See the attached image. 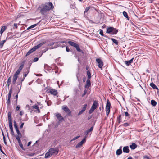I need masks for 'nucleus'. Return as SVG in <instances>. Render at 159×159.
Masks as SVG:
<instances>
[{"instance_id":"obj_38","label":"nucleus","mask_w":159,"mask_h":159,"mask_svg":"<svg viewBox=\"0 0 159 159\" xmlns=\"http://www.w3.org/2000/svg\"><path fill=\"white\" fill-rule=\"evenodd\" d=\"M24 73H25L28 74L30 71L29 68H25L24 69Z\"/></svg>"},{"instance_id":"obj_48","label":"nucleus","mask_w":159,"mask_h":159,"mask_svg":"<svg viewBox=\"0 0 159 159\" xmlns=\"http://www.w3.org/2000/svg\"><path fill=\"white\" fill-rule=\"evenodd\" d=\"M55 43L54 42H51V43H49L47 45V46H52Z\"/></svg>"},{"instance_id":"obj_21","label":"nucleus","mask_w":159,"mask_h":159,"mask_svg":"<svg viewBox=\"0 0 159 159\" xmlns=\"http://www.w3.org/2000/svg\"><path fill=\"white\" fill-rule=\"evenodd\" d=\"M8 117L9 122H12L11 113L10 112H8Z\"/></svg>"},{"instance_id":"obj_5","label":"nucleus","mask_w":159,"mask_h":159,"mask_svg":"<svg viewBox=\"0 0 159 159\" xmlns=\"http://www.w3.org/2000/svg\"><path fill=\"white\" fill-rule=\"evenodd\" d=\"M111 106V104L109 100L108 99L107 101V104L106 105V115L108 116L110 112V107Z\"/></svg>"},{"instance_id":"obj_52","label":"nucleus","mask_w":159,"mask_h":159,"mask_svg":"<svg viewBox=\"0 0 159 159\" xmlns=\"http://www.w3.org/2000/svg\"><path fill=\"white\" fill-rule=\"evenodd\" d=\"M11 33H8L7 34V36L6 38V39H10V38H12V37L11 36V37H8V36L9 35H10L11 34Z\"/></svg>"},{"instance_id":"obj_37","label":"nucleus","mask_w":159,"mask_h":159,"mask_svg":"<svg viewBox=\"0 0 159 159\" xmlns=\"http://www.w3.org/2000/svg\"><path fill=\"white\" fill-rule=\"evenodd\" d=\"M117 120L119 124L121 122V115H119V116L117 117Z\"/></svg>"},{"instance_id":"obj_40","label":"nucleus","mask_w":159,"mask_h":159,"mask_svg":"<svg viewBox=\"0 0 159 159\" xmlns=\"http://www.w3.org/2000/svg\"><path fill=\"white\" fill-rule=\"evenodd\" d=\"M130 125V124L128 123H125L121 125V126L127 127Z\"/></svg>"},{"instance_id":"obj_44","label":"nucleus","mask_w":159,"mask_h":159,"mask_svg":"<svg viewBox=\"0 0 159 159\" xmlns=\"http://www.w3.org/2000/svg\"><path fill=\"white\" fill-rule=\"evenodd\" d=\"M19 144L20 147L21 148V149L23 150H25L23 146V144L21 143V142L18 143Z\"/></svg>"},{"instance_id":"obj_24","label":"nucleus","mask_w":159,"mask_h":159,"mask_svg":"<svg viewBox=\"0 0 159 159\" xmlns=\"http://www.w3.org/2000/svg\"><path fill=\"white\" fill-rule=\"evenodd\" d=\"M51 156V154H50V152L48 151L45 154V158H48Z\"/></svg>"},{"instance_id":"obj_63","label":"nucleus","mask_w":159,"mask_h":159,"mask_svg":"<svg viewBox=\"0 0 159 159\" xmlns=\"http://www.w3.org/2000/svg\"><path fill=\"white\" fill-rule=\"evenodd\" d=\"M14 27L15 28L17 29L18 27L17 24L16 23H14Z\"/></svg>"},{"instance_id":"obj_35","label":"nucleus","mask_w":159,"mask_h":159,"mask_svg":"<svg viewBox=\"0 0 159 159\" xmlns=\"http://www.w3.org/2000/svg\"><path fill=\"white\" fill-rule=\"evenodd\" d=\"M21 87L19 86H16V93L17 94H18L19 93L20 91V90H21Z\"/></svg>"},{"instance_id":"obj_47","label":"nucleus","mask_w":159,"mask_h":159,"mask_svg":"<svg viewBox=\"0 0 159 159\" xmlns=\"http://www.w3.org/2000/svg\"><path fill=\"white\" fill-rule=\"evenodd\" d=\"M99 34L102 36H104V34H103V30L101 29L99 30Z\"/></svg>"},{"instance_id":"obj_41","label":"nucleus","mask_w":159,"mask_h":159,"mask_svg":"<svg viewBox=\"0 0 159 159\" xmlns=\"http://www.w3.org/2000/svg\"><path fill=\"white\" fill-rule=\"evenodd\" d=\"M87 107V104H84V105L83 107L81 110H82L84 112L86 110Z\"/></svg>"},{"instance_id":"obj_6","label":"nucleus","mask_w":159,"mask_h":159,"mask_svg":"<svg viewBox=\"0 0 159 159\" xmlns=\"http://www.w3.org/2000/svg\"><path fill=\"white\" fill-rule=\"evenodd\" d=\"M12 87H11L9 91L8 94V99L7 100V104L8 106L10 104V98H11L12 93Z\"/></svg>"},{"instance_id":"obj_10","label":"nucleus","mask_w":159,"mask_h":159,"mask_svg":"<svg viewBox=\"0 0 159 159\" xmlns=\"http://www.w3.org/2000/svg\"><path fill=\"white\" fill-rule=\"evenodd\" d=\"M19 75L15 73L13 76V79L12 81V84L13 85H14L16 82V81L18 77V75Z\"/></svg>"},{"instance_id":"obj_58","label":"nucleus","mask_w":159,"mask_h":159,"mask_svg":"<svg viewBox=\"0 0 159 159\" xmlns=\"http://www.w3.org/2000/svg\"><path fill=\"white\" fill-rule=\"evenodd\" d=\"M28 65L29 66L28 67H27L26 68H29V69H30V66L31 65V63L30 62H29L28 63Z\"/></svg>"},{"instance_id":"obj_61","label":"nucleus","mask_w":159,"mask_h":159,"mask_svg":"<svg viewBox=\"0 0 159 159\" xmlns=\"http://www.w3.org/2000/svg\"><path fill=\"white\" fill-rule=\"evenodd\" d=\"M144 159H150V158L148 156H146L144 157Z\"/></svg>"},{"instance_id":"obj_16","label":"nucleus","mask_w":159,"mask_h":159,"mask_svg":"<svg viewBox=\"0 0 159 159\" xmlns=\"http://www.w3.org/2000/svg\"><path fill=\"white\" fill-rule=\"evenodd\" d=\"M51 94L54 96H56L57 94V90H55L54 89H52L49 92Z\"/></svg>"},{"instance_id":"obj_50","label":"nucleus","mask_w":159,"mask_h":159,"mask_svg":"<svg viewBox=\"0 0 159 159\" xmlns=\"http://www.w3.org/2000/svg\"><path fill=\"white\" fill-rule=\"evenodd\" d=\"M80 137V136H77L76 137H74V138H73L72 140H71V141H73V140H75L76 139H77L79 137Z\"/></svg>"},{"instance_id":"obj_26","label":"nucleus","mask_w":159,"mask_h":159,"mask_svg":"<svg viewBox=\"0 0 159 159\" xmlns=\"http://www.w3.org/2000/svg\"><path fill=\"white\" fill-rule=\"evenodd\" d=\"M11 77H12V76H11L8 78V79L7 80V85L8 87H9V86L11 84Z\"/></svg>"},{"instance_id":"obj_29","label":"nucleus","mask_w":159,"mask_h":159,"mask_svg":"<svg viewBox=\"0 0 159 159\" xmlns=\"http://www.w3.org/2000/svg\"><path fill=\"white\" fill-rule=\"evenodd\" d=\"M33 108L37 109V111H36V110L35 111L37 112L38 113L40 112V111L39 109V107H38V106L37 105H35L34 106H33Z\"/></svg>"},{"instance_id":"obj_22","label":"nucleus","mask_w":159,"mask_h":159,"mask_svg":"<svg viewBox=\"0 0 159 159\" xmlns=\"http://www.w3.org/2000/svg\"><path fill=\"white\" fill-rule=\"evenodd\" d=\"M93 126H92L89 129H88L85 131V134L86 135H87L90 132H92L93 131Z\"/></svg>"},{"instance_id":"obj_13","label":"nucleus","mask_w":159,"mask_h":159,"mask_svg":"<svg viewBox=\"0 0 159 159\" xmlns=\"http://www.w3.org/2000/svg\"><path fill=\"white\" fill-rule=\"evenodd\" d=\"M90 79H87L86 82V84L85 86V88H88L90 87L91 83L90 80Z\"/></svg>"},{"instance_id":"obj_23","label":"nucleus","mask_w":159,"mask_h":159,"mask_svg":"<svg viewBox=\"0 0 159 159\" xmlns=\"http://www.w3.org/2000/svg\"><path fill=\"white\" fill-rule=\"evenodd\" d=\"M68 43L71 46H72L74 47H75V46L77 44L71 41H69L68 42Z\"/></svg>"},{"instance_id":"obj_43","label":"nucleus","mask_w":159,"mask_h":159,"mask_svg":"<svg viewBox=\"0 0 159 159\" xmlns=\"http://www.w3.org/2000/svg\"><path fill=\"white\" fill-rule=\"evenodd\" d=\"M16 84V86L21 87L22 85V83L20 81L17 82Z\"/></svg>"},{"instance_id":"obj_56","label":"nucleus","mask_w":159,"mask_h":159,"mask_svg":"<svg viewBox=\"0 0 159 159\" xmlns=\"http://www.w3.org/2000/svg\"><path fill=\"white\" fill-rule=\"evenodd\" d=\"M26 116V117L25 118V119H24L23 120V121H26L27 120H28V118L27 117V115H25Z\"/></svg>"},{"instance_id":"obj_20","label":"nucleus","mask_w":159,"mask_h":159,"mask_svg":"<svg viewBox=\"0 0 159 159\" xmlns=\"http://www.w3.org/2000/svg\"><path fill=\"white\" fill-rule=\"evenodd\" d=\"M137 145L134 143H132L131 145H130V147L131 149L134 150L137 147Z\"/></svg>"},{"instance_id":"obj_3","label":"nucleus","mask_w":159,"mask_h":159,"mask_svg":"<svg viewBox=\"0 0 159 159\" xmlns=\"http://www.w3.org/2000/svg\"><path fill=\"white\" fill-rule=\"evenodd\" d=\"M118 32V30L112 27L107 28L106 32L111 35L116 34Z\"/></svg>"},{"instance_id":"obj_11","label":"nucleus","mask_w":159,"mask_h":159,"mask_svg":"<svg viewBox=\"0 0 159 159\" xmlns=\"http://www.w3.org/2000/svg\"><path fill=\"white\" fill-rule=\"evenodd\" d=\"M62 109L66 112L68 115H70L71 113V112L66 106H63Z\"/></svg>"},{"instance_id":"obj_51","label":"nucleus","mask_w":159,"mask_h":159,"mask_svg":"<svg viewBox=\"0 0 159 159\" xmlns=\"http://www.w3.org/2000/svg\"><path fill=\"white\" fill-rule=\"evenodd\" d=\"M35 154V153H29L27 154V155L29 156H34Z\"/></svg>"},{"instance_id":"obj_27","label":"nucleus","mask_w":159,"mask_h":159,"mask_svg":"<svg viewBox=\"0 0 159 159\" xmlns=\"http://www.w3.org/2000/svg\"><path fill=\"white\" fill-rule=\"evenodd\" d=\"M52 66H54V68L53 69V70H56L55 71V73L56 74L58 73V68L55 64H53Z\"/></svg>"},{"instance_id":"obj_49","label":"nucleus","mask_w":159,"mask_h":159,"mask_svg":"<svg viewBox=\"0 0 159 159\" xmlns=\"http://www.w3.org/2000/svg\"><path fill=\"white\" fill-rule=\"evenodd\" d=\"M13 123H14V126L15 128H16L18 127L16 122L15 120H14L13 121Z\"/></svg>"},{"instance_id":"obj_36","label":"nucleus","mask_w":159,"mask_h":159,"mask_svg":"<svg viewBox=\"0 0 159 159\" xmlns=\"http://www.w3.org/2000/svg\"><path fill=\"white\" fill-rule=\"evenodd\" d=\"M44 67L46 70H50L51 69V67L49 66L47 64H45L44 66Z\"/></svg>"},{"instance_id":"obj_9","label":"nucleus","mask_w":159,"mask_h":159,"mask_svg":"<svg viewBox=\"0 0 159 159\" xmlns=\"http://www.w3.org/2000/svg\"><path fill=\"white\" fill-rule=\"evenodd\" d=\"M25 62V61H24L21 63L20 66L19 67L18 69L16 72L15 73H16L18 75L20 73L21 71L22 70L24 67Z\"/></svg>"},{"instance_id":"obj_45","label":"nucleus","mask_w":159,"mask_h":159,"mask_svg":"<svg viewBox=\"0 0 159 159\" xmlns=\"http://www.w3.org/2000/svg\"><path fill=\"white\" fill-rule=\"evenodd\" d=\"M124 113L126 117H128L129 118H130V114L127 112H124Z\"/></svg>"},{"instance_id":"obj_32","label":"nucleus","mask_w":159,"mask_h":159,"mask_svg":"<svg viewBox=\"0 0 159 159\" xmlns=\"http://www.w3.org/2000/svg\"><path fill=\"white\" fill-rule=\"evenodd\" d=\"M93 7L91 6H89L86 8L85 10V11L84 12V15H85V13H87L89 10L91 8H92Z\"/></svg>"},{"instance_id":"obj_7","label":"nucleus","mask_w":159,"mask_h":159,"mask_svg":"<svg viewBox=\"0 0 159 159\" xmlns=\"http://www.w3.org/2000/svg\"><path fill=\"white\" fill-rule=\"evenodd\" d=\"M97 62L98 64V67L100 68H102L103 65L102 61L100 58H97L96 59Z\"/></svg>"},{"instance_id":"obj_31","label":"nucleus","mask_w":159,"mask_h":159,"mask_svg":"<svg viewBox=\"0 0 159 159\" xmlns=\"http://www.w3.org/2000/svg\"><path fill=\"white\" fill-rule=\"evenodd\" d=\"M6 27L4 26H2V28L1 29V30L0 31V34H1V35L0 36V37H1V36L2 35V34L4 32V31L6 29Z\"/></svg>"},{"instance_id":"obj_55","label":"nucleus","mask_w":159,"mask_h":159,"mask_svg":"<svg viewBox=\"0 0 159 159\" xmlns=\"http://www.w3.org/2000/svg\"><path fill=\"white\" fill-rule=\"evenodd\" d=\"M66 51L67 52H69L70 51H71V50H70V49L68 48L67 46H66Z\"/></svg>"},{"instance_id":"obj_42","label":"nucleus","mask_w":159,"mask_h":159,"mask_svg":"<svg viewBox=\"0 0 159 159\" xmlns=\"http://www.w3.org/2000/svg\"><path fill=\"white\" fill-rule=\"evenodd\" d=\"M19 136V135H16V139L17 140L18 143L21 142V141L20 140V138Z\"/></svg>"},{"instance_id":"obj_46","label":"nucleus","mask_w":159,"mask_h":159,"mask_svg":"<svg viewBox=\"0 0 159 159\" xmlns=\"http://www.w3.org/2000/svg\"><path fill=\"white\" fill-rule=\"evenodd\" d=\"M10 129H12L13 128V124L12 122H9Z\"/></svg>"},{"instance_id":"obj_57","label":"nucleus","mask_w":159,"mask_h":159,"mask_svg":"<svg viewBox=\"0 0 159 159\" xmlns=\"http://www.w3.org/2000/svg\"><path fill=\"white\" fill-rule=\"evenodd\" d=\"M15 98L16 99V103L17 104L18 98V94L16 93V95L15 96Z\"/></svg>"},{"instance_id":"obj_8","label":"nucleus","mask_w":159,"mask_h":159,"mask_svg":"<svg viewBox=\"0 0 159 159\" xmlns=\"http://www.w3.org/2000/svg\"><path fill=\"white\" fill-rule=\"evenodd\" d=\"M48 151L50 152V154H51L52 156V155H56L58 153V150L54 148H51L48 150Z\"/></svg>"},{"instance_id":"obj_14","label":"nucleus","mask_w":159,"mask_h":159,"mask_svg":"<svg viewBox=\"0 0 159 159\" xmlns=\"http://www.w3.org/2000/svg\"><path fill=\"white\" fill-rule=\"evenodd\" d=\"M123 151L124 153H129L130 152L129 147L128 146L124 147L123 148Z\"/></svg>"},{"instance_id":"obj_28","label":"nucleus","mask_w":159,"mask_h":159,"mask_svg":"<svg viewBox=\"0 0 159 159\" xmlns=\"http://www.w3.org/2000/svg\"><path fill=\"white\" fill-rule=\"evenodd\" d=\"M123 14L124 16L126 18L127 20H129V19L127 13L125 11H124L123 12Z\"/></svg>"},{"instance_id":"obj_30","label":"nucleus","mask_w":159,"mask_h":159,"mask_svg":"<svg viewBox=\"0 0 159 159\" xmlns=\"http://www.w3.org/2000/svg\"><path fill=\"white\" fill-rule=\"evenodd\" d=\"M39 23H37V24H34L30 26V27H28L27 30H26L25 31H25L26 30H29L30 29H32L34 27H35Z\"/></svg>"},{"instance_id":"obj_19","label":"nucleus","mask_w":159,"mask_h":159,"mask_svg":"<svg viewBox=\"0 0 159 159\" xmlns=\"http://www.w3.org/2000/svg\"><path fill=\"white\" fill-rule=\"evenodd\" d=\"M56 116L57 118L59 121H61L64 120L63 118L62 117L61 115L59 113L57 114Z\"/></svg>"},{"instance_id":"obj_53","label":"nucleus","mask_w":159,"mask_h":159,"mask_svg":"<svg viewBox=\"0 0 159 159\" xmlns=\"http://www.w3.org/2000/svg\"><path fill=\"white\" fill-rule=\"evenodd\" d=\"M87 90H84L83 93L82 94V97H84L87 93Z\"/></svg>"},{"instance_id":"obj_62","label":"nucleus","mask_w":159,"mask_h":159,"mask_svg":"<svg viewBox=\"0 0 159 159\" xmlns=\"http://www.w3.org/2000/svg\"><path fill=\"white\" fill-rule=\"evenodd\" d=\"M39 60V58L37 57H35L34 59V62L37 61Z\"/></svg>"},{"instance_id":"obj_4","label":"nucleus","mask_w":159,"mask_h":159,"mask_svg":"<svg viewBox=\"0 0 159 159\" xmlns=\"http://www.w3.org/2000/svg\"><path fill=\"white\" fill-rule=\"evenodd\" d=\"M98 105V101L96 100L94 101L93 105L89 110V113L91 114L93 113L96 108Z\"/></svg>"},{"instance_id":"obj_39","label":"nucleus","mask_w":159,"mask_h":159,"mask_svg":"<svg viewBox=\"0 0 159 159\" xmlns=\"http://www.w3.org/2000/svg\"><path fill=\"white\" fill-rule=\"evenodd\" d=\"M111 39L112 40V41H113V43H115L116 45H118V42L117 40L113 38H111Z\"/></svg>"},{"instance_id":"obj_25","label":"nucleus","mask_w":159,"mask_h":159,"mask_svg":"<svg viewBox=\"0 0 159 159\" xmlns=\"http://www.w3.org/2000/svg\"><path fill=\"white\" fill-rule=\"evenodd\" d=\"M86 74L88 76L87 79H90L92 77L91 74L89 70H88L86 72Z\"/></svg>"},{"instance_id":"obj_54","label":"nucleus","mask_w":159,"mask_h":159,"mask_svg":"<svg viewBox=\"0 0 159 159\" xmlns=\"http://www.w3.org/2000/svg\"><path fill=\"white\" fill-rule=\"evenodd\" d=\"M84 112L82 110H81L80 111H79V113H78V116H79L80 115H81V114H82Z\"/></svg>"},{"instance_id":"obj_12","label":"nucleus","mask_w":159,"mask_h":159,"mask_svg":"<svg viewBox=\"0 0 159 159\" xmlns=\"http://www.w3.org/2000/svg\"><path fill=\"white\" fill-rule=\"evenodd\" d=\"M86 142V139L85 138H84L82 140L80 143H78V144L76 145L75 147L76 148L81 147L83 143Z\"/></svg>"},{"instance_id":"obj_15","label":"nucleus","mask_w":159,"mask_h":159,"mask_svg":"<svg viewBox=\"0 0 159 159\" xmlns=\"http://www.w3.org/2000/svg\"><path fill=\"white\" fill-rule=\"evenodd\" d=\"M150 85L153 89H156L157 90V93H158L159 89L152 82L150 83Z\"/></svg>"},{"instance_id":"obj_17","label":"nucleus","mask_w":159,"mask_h":159,"mask_svg":"<svg viewBox=\"0 0 159 159\" xmlns=\"http://www.w3.org/2000/svg\"><path fill=\"white\" fill-rule=\"evenodd\" d=\"M75 48H76V50L77 51V52H81L83 54H84V52H83V51L82 50H81L80 49V46L78 44H77L75 46Z\"/></svg>"},{"instance_id":"obj_64","label":"nucleus","mask_w":159,"mask_h":159,"mask_svg":"<svg viewBox=\"0 0 159 159\" xmlns=\"http://www.w3.org/2000/svg\"><path fill=\"white\" fill-rule=\"evenodd\" d=\"M20 107L18 105V106H17L16 107V110H17V111H18L20 109Z\"/></svg>"},{"instance_id":"obj_1","label":"nucleus","mask_w":159,"mask_h":159,"mask_svg":"<svg viewBox=\"0 0 159 159\" xmlns=\"http://www.w3.org/2000/svg\"><path fill=\"white\" fill-rule=\"evenodd\" d=\"M42 7H39L38 9L40 8V13L43 15L46 16L49 13L50 10H52L54 7L53 4L51 2H46L41 5Z\"/></svg>"},{"instance_id":"obj_59","label":"nucleus","mask_w":159,"mask_h":159,"mask_svg":"<svg viewBox=\"0 0 159 159\" xmlns=\"http://www.w3.org/2000/svg\"><path fill=\"white\" fill-rule=\"evenodd\" d=\"M16 132L17 133L18 135H21V134L20 132L19 131V130H18L16 131Z\"/></svg>"},{"instance_id":"obj_60","label":"nucleus","mask_w":159,"mask_h":159,"mask_svg":"<svg viewBox=\"0 0 159 159\" xmlns=\"http://www.w3.org/2000/svg\"><path fill=\"white\" fill-rule=\"evenodd\" d=\"M92 117H93V115H92L91 116H89L87 118L88 120H89Z\"/></svg>"},{"instance_id":"obj_2","label":"nucleus","mask_w":159,"mask_h":159,"mask_svg":"<svg viewBox=\"0 0 159 159\" xmlns=\"http://www.w3.org/2000/svg\"><path fill=\"white\" fill-rule=\"evenodd\" d=\"M46 43V42H43L40 43L36 46H34L32 48L30 49L26 53L25 55L26 56L29 55L33 52L35 51L36 49H38L40 47H41L44 44Z\"/></svg>"},{"instance_id":"obj_33","label":"nucleus","mask_w":159,"mask_h":159,"mask_svg":"<svg viewBox=\"0 0 159 159\" xmlns=\"http://www.w3.org/2000/svg\"><path fill=\"white\" fill-rule=\"evenodd\" d=\"M122 150L119 149H117L116 152V154L117 155H120L122 154Z\"/></svg>"},{"instance_id":"obj_18","label":"nucleus","mask_w":159,"mask_h":159,"mask_svg":"<svg viewBox=\"0 0 159 159\" xmlns=\"http://www.w3.org/2000/svg\"><path fill=\"white\" fill-rule=\"evenodd\" d=\"M133 59L134 58H133L130 60L125 61V63L127 66H129L131 64V63H133Z\"/></svg>"},{"instance_id":"obj_34","label":"nucleus","mask_w":159,"mask_h":159,"mask_svg":"<svg viewBox=\"0 0 159 159\" xmlns=\"http://www.w3.org/2000/svg\"><path fill=\"white\" fill-rule=\"evenodd\" d=\"M151 105L153 106H155L156 105L157 102L154 100H152L151 101Z\"/></svg>"}]
</instances>
